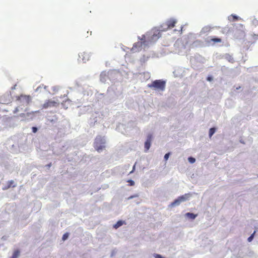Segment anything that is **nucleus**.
<instances>
[{"instance_id":"nucleus-1","label":"nucleus","mask_w":258,"mask_h":258,"mask_svg":"<svg viewBox=\"0 0 258 258\" xmlns=\"http://www.w3.org/2000/svg\"><path fill=\"white\" fill-rule=\"evenodd\" d=\"M161 30L154 28L151 31L142 36L140 42L134 44L132 51H137L141 50L143 45H148L149 43H153L156 41L161 36Z\"/></svg>"},{"instance_id":"nucleus-2","label":"nucleus","mask_w":258,"mask_h":258,"mask_svg":"<svg viewBox=\"0 0 258 258\" xmlns=\"http://www.w3.org/2000/svg\"><path fill=\"white\" fill-rule=\"evenodd\" d=\"M148 87L150 88H155L156 90L163 91L165 88V82L161 80H156L149 84Z\"/></svg>"},{"instance_id":"nucleus-3","label":"nucleus","mask_w":258,"mask_h":258,"mask_svg":"<svg viewBox=\"0 0 258 258\" xmlns=\"http://www.w3.org/2000/svg\"><path fill=\"white\" fill-rule=\"evenodd\" d=\"M101 144H104V142L101 137H98L95 139L94 143V148L98 152H101L103 149L105 148V146L101 145Z\"/></svg>"},{"instance_id":"nucleus-4","label":"nucleus","mask_w":258,"mask_h":258,"mask_svg":"<svg viewBox=\"0 0 258 258\" xmlns=\"http://www.w3.org/2000/svg\"><path fill=\"white\" fill-rule=\"evenodd\" d=\"M190 197V194H186L184 195L179 197L173 202H172L171 205L172 206L179 205L181 202L186 201V200H188Z\"/></svg>"},{"instance_id":"nucleus-5","label":"nucleus","mask_w":258,"mask_h":258,"mask_svg":"<svg viewBox=\"0 0 258 258\" xmlns=\"http://www.w3.org/2000/svg\"><path fill=\"white\" fill-rule=\"evenodd\" d=\"M176 20L173 19H171L168 21H167L161 27H163L164 26H166L165 28H163L161 29V31H165L169 29H171L175 26V24L176 23Z\"/></svg>"},{"instance_id":"nucleus-6","label":"nucleus","mask_w":258,"mask_h":258,"mask_svg":"<svg viewBox=\"0 0 258 258\" xmlns=\"http://www.w3.org/2000/svg\"><path fill=\"white\" fill-rule=\"evenodd\" d=\"M59 103L58 102L52 100H48L42 105V108L46 109L49 107H57Z\"/></svg>"},{"instance_id":"nucleus-7","label":"nucleus","mask_w":258,"mask_h":258,"mask_svg":"<svg viewBox=\"0 0 258 258\" xmlns=\"http://www.w3.org/2000/svg\"><path fill=\"white\" fill-rule=\"evenodd\" d=\"M17 99L26 104H29L31 101V97L30 95H21Z\"/></svg>"},{"instance_id":"nucleus-8","label":"nucleus","mask_w":258,"mask_h":258,"mask_svg":"<svg viewBox=\"0 0 258 258\" xmlns=\"http://www.w3.org/2000/svg\"><path fill=\"white\" fill-rule=\"evenodd\" d=\"M153 139L152 135L148 134L147 136V140L145 143V151L147 152L150 148L151 142Z\"/></svg>"},{"instance_id":"nucleus-9","label":"nucleus","mask_w":258,"mask_h":258,"mask_svg":"<svg viewBox=\"0 0 258 258\" xmlns=\"http://www.w3.org/2000/svg\"><path fill=\"white\" fill-rule=\"evenodd\" d=\"M79 59L80 60H82L83 62H86L87 61L89 60L90 59L89 54L85 52H83L80 53L79 55Z\"/></svg>"},{"instance_id":"nucleus-10","label":"nucleus","mask_w":258,"mask_h":258,"mask_svg":"<svg viewBox=\"0 0 258 258\" xmlns=\"http://www.w3.org/2000/svg\"><path fill=\"white\" fill-rule=\"evenodd\" d=\"M124 223V221L119 220L115 224H114L113 225V227L115 229H117L118 227H119L120 226H121V225H122Z\"/></svg>"},{"instance_id":"nucleus-11","label":"nucleus","mask_w":258,"mask_h":258,"mask_svg":"<svg viewBox=\"0 0 258 258\" xmlns=\"http://www.w3.org/2000/svg\"><path fill=\"white\" fill-rule=\"evenodd\" d=\"M20 255V251L19 250H16L14 251L12 256L10 258H17Z\"/></svg>"},{"instance_id":"nucleus-12","label":"nucleus","mask_w":258,"mask_h":258,"mask_svg":"<svg viewBox=\"0 0 258 258\" xmlns=\"http://www.w3.org/2000/svg\"><path fill=\"white\" fill-rule=\"evenodd\" d=\"M186 216L189 219H194L197 216V215H195L192 213H187L186 214Z\"/></svg>"},{"instance_id":"nucleus-13","label":"nucleus","mask_w":258,"mask_h":258,"mask_svg":"<svg viewBox=\"0 0 258 258\" xmlns=\"http://www.w3.org/2000/svg\"><path fill=\"white\" fill-rule=\"evenodd\" d=\"M210 41L213 42L214 43L221 42L222 40L221 38H215L210 40Z\"/></svg>"},{"instance_id":"nucleus-14","label":"nucleus","mask_w":258,"mask_h":258,"mask_svg":"<svg viewBox=\"0 0 258 258\" xmlns=\"http://www.w3.org/2000/svg\"><path fill=\"white\" fill-rule=\"evenodd\" d=\"M225 58L227 60H228L229 62H234V59H233V58L232 57L231 55H229V54H227L225 56Z\"/></svg>"},{"instance_id":"nucleus-15","label":"nucleus","mask_w":258,"mask_h":258,"mask_svg":"<svg viewBox=\"0 0 258 258\" xmlns=\"http://www.w3.org/2000/svg\"><path fill=\"white\" fill-rule=\"evenodd\" d=\"M216 129L214 127L211 128L209 130V137L211 138L213 135L215 133Z\"/></svg>"},{"instance_id":"nucleus-16","label":"nucleus","mask_w":258,"mask_h":258,"mask_svg":"<svg viewBox=\"0 0 258 258\" xmlns=\"http://www.w3.org/2000/svg\"><path fill=\"white\" fill-rule=\"evenodd\" d=\"M256 231H254V232L247 239V240L249 241V242H250L252 241V240L253 239V237H254V234L255 233Z\"/></svg>"},{"instance_id":"nucleus-17","label":"nucleus","mask_w":258,"mask_h":258,"mask_svg":"<svg viewBox=\"0 0 258 258\" xmlns=\"http://www.w3.org/2000/svg\"><path fill=\"white\" fill-rule=\"evenodd\" d=\"M14 182L13 180H10L8 182V186L6 188V189L9 188L12 186V185L14 184Z\"/></svg>"},{"instance_id":"nucleus-18","label":"nucleus","mask_w":258,"mask_h":258,"mask_svg":"<svg viewBox=\"0 0 258 258\" xmlns=\"http://www.w3.org/2000/svg\"><path fill=\"white\" fill-rule=\"evenodd\" d=\"M69 233H64L63 236H62V239L63 240H66L68 237H69Z\"/></svg>"},{"instance_id":"nucleus-19","label":"nucleus","mask_w":258,"mask_h":258,"mask_svg":"<svg viewBox=\"0 0 258 258\" xmlns=\"http://www.w3.org/2000/svg\"><path fill=\"white\" fill-rule=\"evenodd\" d=\"M188 160L189 162L190 163H195V161H196V159H195L194 158L191 157H189V158H188Z\"/></svg>"},{"instance_id":"nucleus-20","label":"nucleus","mask_w":258,"mask_h":258,"mask_svg":"<svg viewBox=\"0 0 258 258\" xmlns=\"http://www.w3.org/2000/svg\"><path fill=\"white\" fill-rule=\"evenodd\" d=\"M127 182L129 183L130 186H134L135 185V182L132 179L128 180Z\"/></svg>"},{"instance_id":"nucleus-21","label":"nucleus","mask_w":258,"mask_h":258,"mask_svg":"<svg viewBox=\"0 0 258 258\" xmlns=\"http://www.w3.org/2000/svg\"><path fill=\"white\" fill-rule=\"evenodd\" d=\"M169 155H170V153H168L167 154H166L164 156V159L166 161L168 160L169 157Z\"/></svg>"},{"instance_id":"nucleus-22","label":"nucleus","mask_w":258,"mask_h":258,"mask_svg":"<svg viewBox=\"0 0 258 258\" xmlns=\"http://www.w3.org/2000/svg\"><path fill=\"white\" fill-rule=\"evenodd\" d=\"M32 130L34 133H35L37 132V128L36 127L33 126L32 127Z\"/></svg>"},{"instance_id":"nucleus-23","label":"nucleus","mask_w":258,"mask_h":258,"mask_svg":"<svg viewBox=\"0 0 258 258\" xmlns=\"http://www.w3.org/2000/svg\"><path fill=\"white\" fill-rule=\"evenodd\" d=\"M138 195L137 194L136 195H135L134 196H130L128 198H127V200H130V199H133L134 198H136V197H138Z\"/></svg>"},{"instance_id":"nucleus-24","label":"nucleus","mask_w":258,"mask_h":258,"mask_svg":"<svg viewBox=\"0 0 258 258\" xmlns=\"http://www.w3.org/2000/svg\"><path fill=\"white\" fill-rule=\"evenodd\" d=\"M135 166H136V165L135 164L133 166V170L130 172V174H131L134 172V171L135 169Z\"/></svg>"},{"instance_id":"nucleus-25","label":"nucleus","mask_w":258,"mask_h":258,"mask_svg":"<svg viewBox=\"0 0 258 258\" xmlns=\"http://www.w3.org/2000/svg\"><path fill=\"white\" fill-rule=\"evenodd\" d=\"M212 80V78L211 77H209L207 78V80L209 81H211Z\"/></svg>"},{"instance_id":"nucleus-26","label":"nucleus","mask_w":258,"mask_h":258,"mask_svg":"<svg viewBox=\"0 0 258 258\" xmlns=\"http://www.w3.org/2000/svg\"><path fill=\"white\" fill-rule=\"evenodd\" d=\"M41 88V86H39L36 89V91H38L39 89Z\"/></svg>"},{"instance_id":"nucleus-27","label":"nucleus","mask_w":258,"mask_h":258,"mask_svg":"<svg viewBox=\"0 0 258 258\" xmlns=\"http://www.w3.org/2000/svg\"><path fill=\"white\" fill-rule=\"evenodd\" d=\"M51 166V163L47 165V166L48 167H50Z\"/></svg>"},{"instance_id":"nucleus-28","label":"nucleus","mask_w":258,"mask_h":258,"mask_svg":"<svg viewBox=\"0 0 258 258\" xmlns=\"http://www.w3.org/2000/svg\"><path fill=\"white\" fill-rule=\"evenodd\" d=\"M233 17H234V19H237V17L236 16H233Z\"/></svg>"},{"instance_id":"nucleus-29","label":"nucleus","mask_w":258,"mask_h":258,"mask_svg":"<svg viewBox=\"0 0 258 258\" xmlns=\"http://www.w3.org/2000/svg\"><path fill=\"white\" fill-rule=\"evenodd\" d=\"M16 186V185H13V187H15Z\"/></svg>"}]
</instances>
